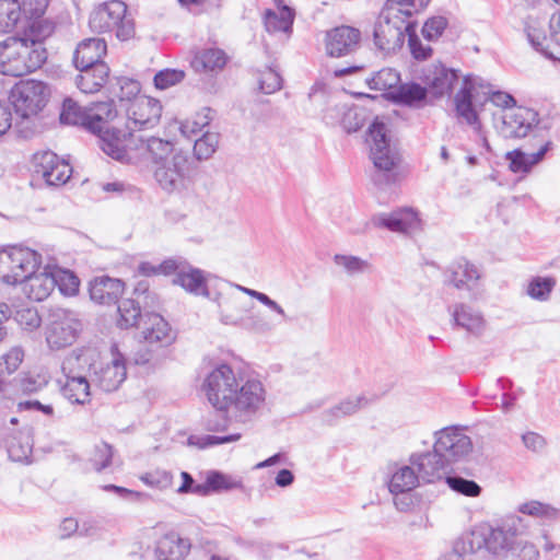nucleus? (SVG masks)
Returning <instances> with one entry per match:
<instances>
[{
	"label": "nucleus",
	"instance_id": "1",
	"mask_svg": "<svg viewBox=\"0 0 560 560\" xmlns=\"http://www.w3.org/2000/svg\"><path fill=\"white\" fill-rule=\"evenodd\" d=\"M209 405L222 418L208 422V430L225 432L233 423H247L265 407L267 389L257 376H241L228 363L212 366L202 382Z\"/></svg>",
	"mask_w": 560,
	"mask_h": 560
},
{
	"label": "nucleus",
	"instance_id": "2",
	"mask_svg": "<svg viewBox=\"0 0 560 560\" xmlns=\"http://www.w3.org/2000/svg\"><path fill=\"white\" fill-rule=\"evenodd\" d=\"M422 81L427 93L435 97L450 96L455 91L453 97L455 117L460 124L471 129L478 145L486 152H490L488 132L481 119L477 117V109L472 105V97L485 90L486 80L477 74L463 73L435 62L424 69Z\"/></svg>",
	"mask_w": 560,
	"mask_h": 560
},
{
	"label": "nucleus",
	"instance_id": "3",
	"mask_svg": "<svg viewBox=\"0 0 560 560\" xmlns=\"http://www.w3.org/2000/svg\"><path fill=\"white\" fill-rule=\"evenodd\" d=\"M54 26L48 21H34L22 33L0 40V74L22 78L40 70L48 59L46 40Z\"/></svg>",
	"mask_w": 560,
	"mask_h": 560
},
{
	"label": "nucleus",
	"instance_id": "4",
	"mask_svg": "<svg viewBox=\"0 0 560 560\" xmlns=\"http://www.w3.org/2000/svg\"><path fill=\"white\" fill-rule=\"evenodd\" d=\"M117 116V106L114 101L93 103L82 108L71 98H66L61 106L60 121L65 125H81L98 139L100 149L108 158H120L130 143L129 132L108 129V124Z\"/></svg>",
	"mask_w": 560,
	"mask_h": 560
},
{
	"label": "nucleus",
	"instance_id": "5",
	"mask_svg": "<svg viewBox=\"0 0 560 560\" xmlns=\"http://www.w3.org/2000/svg\"><path fill=\"white\" fill-rule=\"evenodd\" d=\"M5 287H21L30 301H46L55 291L52 261L44 264L37 249L15 243Z\"/></svg>",
	"mask_w": 560,
	"mask_h": 560
},
{
	"label": "nucleus",
	"instance_id": "6",
	"mask_svg": "<svg viewBox=\"0 0 560 560\" xmlns=\"http://www.w3.org/2000/svg\"><path fill=\"white\" fill-rule=\"evenodd\" d=\"M468 549H485L500 560H539L534 544L520 538L511 526H492L488 522L475 524L463 542Z\"/></svg>",
	"mask_w": 560,
	"mask_h": 560
},
{
	"label": "nucleus",
	"instance_id": "7",
	"mask_svg": "<svg viewBox=\"0 0 560 560\" xmlns=\"http://www.w3.org/2000/svg\"><path fill=\"white\" fill-rule=\"evenodd\" d=\"M121 112L122 115L117 109V116L108 124L107 128L129 132L131 141L126 144L122 156L110 159L115 161H135L143 144V136L138 132L152 130L160 124L163 105L160 100L144 94L128 104Z\"/></svg>",
	"mask_w": 560,
	"mask_h": 560
},
{
	"label": "nucleus",
	"instance_id": "8",
	"mask_svg": "<svg viewBox=\"0 0 560 560\" xmlns=\"http://www.w3.org/2000/svg\"><path fill=\"white\" fill-rule=\"evenodd\" d=\"M240 293H244L264 306L270 310L276 316L285 319V310L275 300L269 298L266 293L243 287L237 283H226L223 287H217L211 301L217 305L218 320L221 325L228 327H238L243 324V304L244 300Z\"/></svg>",
	"mask_w": 560,
	"mask_h": 560
},
{
	"label": "nucleus",
	"instance_id": "9",
	"mask_svg": "<svg viewBox=\"0 0 560 560\" xmlns=\"http://www.w3.org/2000/svg\"><path fill=\"white\" fill-rule=\"evenodd\" d=\"M413 26V15L385 3L373 26V43L382 52L395 55L402 49Z\"/></svg>",
	"mask_w": 560,
	"mask_h": 560
},
{
	"label": "nucleus",
	"instance_id": "10",
	"mask_svg": "<svg viewBox=\"0 0 560 560\" xmlns=\"http://www.w3.org/2000/svg\"><path fill=\"white\" fill-rule=\"evenodd\" d=\"M526 9L520 18L518 30L527 43L538 52L548 57L556 37V19L560 11H552L548 4Z\"/></svg>",
	"mask_w": 560,
	"mask_h": 560
},
{
	"label": "nucleus",
	"instance_id": "11",
	"mask_svg": "<svg viewBox=\"0 0 560 560\" xmlns=\"http://www.w3.org/2000/svg\"><path fill=\"white\" fill-rule=\"evenodd\" d=\"M92 32L103 34L114 32L120 42L136 37V23L127 4L120 0H109L95 5L89 15Z\"/></svg>",
	"mask_w": 560,
	"mask_h": 560
},
{
	"label": "nucleus",
	"instance_id": "12",
	"mask_svg": "<svg viewBox=\"0 0 560 560\" xmlns=\"http://www.w3.org/2000/svg\"><path fill=\"white\" fill-rule=\"evenodd\" d=\"M96 358L97 351L94 349H78L63 359L61 370L66 382L61 392L70 404L83 406L91 401V385L82 372Z\"/></svg>",
	"mask_w": 560,
	"mask_h": 560
},
{
	"label": "nucleus",
	"instance_id": "13",
	"mask_svg": "<svg viewBox=\"0 0 560 560\" xmlns=\"http://www.w3.org/2000/svg\"><path fill=\"white\" fill-rule=\"evenodd\" d=\"M498 132L505 139H522L533 135V139L537 141L546 136L550 137V122L539 118L536 110L516 106L503 110L499 125H495Z\"/></svg>",
	"mask_w": 560,
	"mask_h": 560
},
{
	"label": "nucleus",
	"instance_id": "14",
	"mask_svg": "<svg viewBox=\"0 0 560 560\" xmlns=\"http://www.w3.org/2000/svg\"><path fill=\"white\" fill-rule=\"evenodd\" d=\"M51 96L48 83L37 79L16 82L10 91V102L18 118L31 120L39 115Z\"/></svg>",
	"mask_w": 560,
	"mask_h": 560
},
{
	"label": "nucleus",
	"instance_id": "15",
	"mask_svg": "<svg viewBox=\"0 0 560 560\" xmlns=\"http://www.w3.org/2000/svg\"><path fill=\"white\" fill-rule=\"evenodd\" d=\"M49 0H0V35L23 31L45 13Z\"/></svg>",
	"mask_w": 560,
	"mask_h": 560
},
{
	"label": "nucleus",
	"instance_id": "16",
	"mask_svg": "<svg viewBox=\"0 0 560 560\" xmlns=\"http://www.w3.org/2000/svg\"><path fill=\"white\" fill-rule=\"evenodd\" d=\"M86 369L96 385L105 392L116 390L127 377L126 360L117 345H113L103 355L97 352V358Z\"/></svg>",
	"mask_w": 560,
	"mask_h": 560
},
{
	"label": "nucleus",
	"instance_id": "17",
	"mask_svg": "<svg viewBox=\"0 0 560 560\" xmlns=\"http://www.w3.org/2000/svg\"><path fill=\"white\" fill-rule=\"evenodd\" d=\"M82 330L74 313L59 308L54 311L45 325V341L49 350L59 351L72 346Z\"/></svg>",
	"mask_w": 560,
	"mask_h": 560
},
{
	"label": "nucleus",
	"instance_id": "18",
	"mask_svg": "<svg viewBox=\"0 0 560 560\" xmlns=\"http://www.w3.org/2000/svg\"><path fill=\"white\" fill-rule=\"evenodd\" d=\"M433 447L446 465L466 459L474 448L470 438L454 427L435 432Z\"/></svg>",
	"mask_w": 560,
	"mask_h": 560
},
{
	"label": "nucleus",
	"instance_id": "19",
	"mask_svg": "<svg viewBox=\"0 0 560 560\" xmlns=\"http://www.w3.org/2000/svg\"><path fill=\"white\" fill-rule=\"evenodd\" d=\"M34 172L49 186L65 185L72 175V167L51 151H40L33 155Z\"/></svg>",
	"mask_w": 560,
	"mask_h": 560
},
{
	"label": "nucleus",
	"instance_id": "20",
	"mask_svg": "<svg viewBox=\"0 0 560 560\" xmlns=\"http://www.w3.org/2000/svg\"><path fill=\"white\" fill-rule=\"evenodd\" d=\"M361 32L352 26H338L326 32L324 52L329 58H342L353 54L360 46Z\"/></svg>",
	"mask_w": 560,
	"mask_h": 560
},
{
	"label": "nucleus",
	"instance_id": "21",
	"mask_svg": "<svg viewBox=\"0 0 560 560\" xmlns=\"http://www.w3.org/2000/svg\"><path fill=\"white\" fill-rule=\"evenodd\" d=\"M173 275V284L192 295L211 299L209 283L217 279L211 273L179 261V268Z\"/></svg>",
	"mask_w": 560,
	"mask_h": 560
},
{
	"label": "nucleus",
	"instance_id": "22",
	"mask_svg": "<svg viewBox=\"0 0 560 560\" xmlns=\"http://www.w3.org/2000/svg\"><path fill=\"white\" fill-rule=\"evenodd\" d=\"M409 459L420 482L433 483L446 477L447 465L434 448L433 451L415 452Z\"/></svg>",
	"mask_w": 560,
	"mask_h": 560
},
{
	"label": "nucleus",
	"instance_id": "23",
	"mask_svg": "<svg viewBox=\"0 0 560 560\" xmlns=\"http://www.w3.org/2000/svg\"><path fill=\"white\" fill-rule=\"evenodd\" d=\"M141 335L145 343L154 348H164L176 340V331L160 314L148 313L143 316Z\"/></svg>",
	"mask_w": 560,
	"mask_h": 560
},
{
	"label": "nucleus",
	"instance_id": "24",
	"mask_svg": "<svg viewBox=\"0 0 560 560\" xmlns=\"http://www.w3.org/2000/svg\"><path fill=\"white\" fill-rule=\"evenodd\" d=\"M266 31L280 38H288L294 21L293 10L283 0H271L262 15Z\"/></svg>",
	"mask_w": 560,
	"mask_h": 560
},
{
	"label": "nucleus",
	"instance_id": "25",
	"mask_svg": "<svg viewBox=\"0 0 560 560\" xmlns=\"http://www.w3.org/2000/svg\"><path fill=\"white\" fill-rule=\"evenodd\" d=\"M481 277L482 273L479 267L465 258L452 262L446 271L447 283L457 290H476Z\"/></svg>",
	"mask_w": 560,
	"mask_h": 560
},
{
	"label": "nucleus",
	"instance_id": "26",
	"mask_svg": "<svg viewBox=\"0 0 560 560\" xmlns=\"http://www.w3.org/2000/svg\"><path fill=\"white\" fill-rule=\"evenodd\" d=\"M452 317L456 326L475 336L485 334L488 328L485 313L475 304H456L452 311Z\"/></svg>",
	"mask_w": 560,
	"mask_h": 560
},
{
	"label": "nucleus",
	"instance_id": "27",
	"mask_svg": "<svg viewBox=\"0 0 560 560\" xmlns=\"http://www.w3.org/2000/svg\"><path fill=\"white\" fill-rule=\"evenodd\" d=\"M186 162L184 155H174L166 164L153 166L154 178L162 189L174 191L184 186Z\"/></svg>",
	"mask_w": 560,
	"mask_h": 560
},
{
	"label": "nucleus",
	"instance_id": "28",
	"mask_svg": "<svg viewBox=\"0 0 560 560\" xmlns=\"http://www.w3.org/2000/svg\"><path fill=\"white\" fill-rule=\"evenodd\" d=\"M544 138L537 141L538 150L533 153H526L521 149H515L505 154V159L509 162V167L513 173H528L535 165H537L545 154L551 149L552 141L551 137L546 136V131L542 132Z\"/></svg>",
	"mask_w": 560,
	"mask_h": 560
},
{
	"label": "nucleus",
	"instance_id": "29",
	"mask_svg": "<svg viewBox=\"0 0 560 560\" xmlns=\"http://www.w3.org/2000/svg\"><path fill=\"white\" fill-rule=\"evenodd\" d=\"M323 118L329 125H340L347 132H355L363 126L365 115L361 108L334 104L326 108Z\"/></svg>",
	"mask_w": 560,
	"mask_h": 560
},
{
	"label": "nucleus",
	"instance_id": "30",
	"mask_svg": "<svg viewBox=\"0 0 560 560\" xmlns=\"http://www.w3.org/2000/svg\"><path fill=\"white\" fill-rule=\"evenodd\" d=\"M189 538L176 532H167L155 545L154 555L158 560H184L190 552Z\"/></svg>",
	"mask_w": 560,
	"mask_h": 560
},
{
	"label": "nucleus",
	"instance_id": "31",
	"mask_svg": "<svg viewBox=\"0 0 560 560\" xmlns=\"http://www.w3.org/2000/svg\"><path fill=\"white\" fill-rule=\"evenodd\" d=\"M145 153L150 154L154 166H158V164H166V162L173 160L174 155H183L175 150L174 144L171 141L156 137H143V144L139 151L137 160L118 162L122 164L138 165Z\"/></svg>",
	"mask_w": 560,
	"mask_h": 560
},
{
	"label": "nucleus",
	"instance_id": "32",
	"mask_svg": "<svg viewBox=\"0 0 560 560\" xmlns=\"http://www.w3.org/2000/svg\"><path fill=\"white\" fill-rule=\"evenodd\" d=\"M226 62L228 56L222 49L208 47L194 54L190 66L199 74L211 75L222 71Z\"/></svg>",
	"mask_w": 560,
	"mask_h": 560
},
{
	"label": "nucleus",
	"instance_id": "33",
	"mask_svg": "<svg viewBox=\"0 0 560 560\" xmlns=\"http://www.w3.org/2000/svg\"><path fill=\"white\" fill-rule=\"evenodd\" d=\"M125 291V283L106 276L94 278L89 284L90 298L98 304L116 302Z\"/></svg>",
	"mask_w": 560,
	"mask_h": 560
},
{
	"label": "nucleus",
	"instance_id": "34",
	"mask_svg": "<svg viewBox=\"0 0 560 560\" xmlns=\"http://www.w3.org/2000/svg\"><path fill=\"white\" fill-rule=\"evenodd\" d=\"M421 485L416 469L408 458L407 462L396 465L387 481L390 494H404L411 492Z\"/></svg>",
	"mask_w": 560,
	"mask_h": 560
},
{
	"label": "nucleus",
	"instance_id": "35",
	"mask_svg": "<svg viewBox=\"0 0 560 560\" xmlns=\"http://www.w3.org/2000/svg\"><path fill=\"white\" fill-rule=\"evenodd\" d=\"M80 74L75 79L77 86L86 94L97 93L106 84L109 68L106 63H96L86 68L75 67Z\"/></svg>",
	"mask_w": 560,
	"mask_h": 560
},
{
	"label": "nucleus",
	"instance_id": "36",
	"mask_svg": "<svg viewBox=\"0 0 560 560\" xmlns=\"http://www.w3.org/2000/svg\"><path fill=\"white\" fill-rule=\"evenodd\" d=\"M107 45L102 38H86L82 40L73 55V62L75 67L86 68L89 66H96V63H104L102 58L106 55Z\"/></svg>",
	"mask_w": 560,
	"mask_h": 560
},
{
	"label": "nucleus",
	"instance_id": "37",
	"mask_svg": "<svg viewBox=\"0 0 560 560\" xmlns=\"http://www.w3.org/2000/svg\"><path fill=\"white\" fill-rule=\"evenodd\" d=\"M400 82V73L390 67L382 68L365 79V83L371 90L382 93L388 100L392 98L394 90Z\"/></svg>",
	"mask_w": 560,
	"mask_h": 560
},
{
	"label": "nucleus",
	"instance_id": "38",
	"mask_svg": "<svg viewBox=\"0 0 560 560\" xmlns=\"http://www.w3.org/2000/svg\"><path fill=\"white\" fill-rule=\"evenodd\" d=\"M243 482L231 475L219 470H209L206 472L203 488L197 489L200 497L209 495L213 492L231 491L242 489Z\"/></svg>",
	"mask_w": 560,
	"mask_h": 560
},
{
	"label": "nucleus",
	"instance_id": "39",
	"mask_svg": "<svg viewBox=\"0 0 560 560\" xmlns=\"http://www.w3.org/2000/svg\"><path fill=\"white\" fill-rule=\"evenodd\" d=\"M365 143L369 149V155H372L375 148L382 150L387 145L395 144L386 121L383 118L376 117L369 126L365 135Z\"/></svg>",
	"mask_w": 560,
	"mask_h": 560
},
{
	"label": "nucleus",
	"instance_id": "40",
	"mask_svg": "<svg viewBox=\"0 0 560 560\" xmlns=\"http://www.w3.org/2000/svg\"><path fill=\"white\" fill-rule=\"evenodd\" d=\"M490 102L498 107L504 108V110L516 107L515 101L512 95L505 92H492L490 84L486 81L485 90L472 97V105L476 107L477 117L480 119V113L485 105Z\"/></svg>",
	"mask_w": 560,
	"mask_h": 560
},
{
	"label": "nucleus",
	"instance_id": "41",
	"mask_svg": "<svg viewBox=\"0 0 560 560\" xmlns=\"http://www.w3.org/2000/svg\"><path fill=\"white\" fill-rule=\"evenodd\" d=\"M427 96V89L418 83H405L401 82L394 90L392 102L396 104H402L407 106H420Z\"/></svg>",
	"mask_w": 560,
	"mask_h": 560
},
{
	"label": "nucleus",
	"instance_id": "42",
	"mask_svg": "<svg viewBox=\"0 0 560 560\" xmlns=\"http://www.w3.org/2000/svg\"><path fill=\"white\" fill-rule=\"evenodd\" d=\"M55 289L58 288L63 296L72 298L78 295L80 291V279L70 269L59 266L52 261Z\"/></svg>",
	"mask_w": 560,
	"mask_h": 560
},
{
	"label": "nucleus",
	"instance_id": "43",
	"mask_svg": "<svg viewBox=\"0 0 560 560\" xmlns=\"http://www.w3.org/2000/svg\"><path fill=\"white\" fill-rule=\"evenodd\" d=\"M118 90H114L113 93L117 97L121 110L128 106L131 102L142 97L141 83L135 79L120 77L116 80Z\"/></svg>",
	"mask_w": 560,
	"mask_h": 560
},
{
	"label": "nucleus",
	"instance_id": "44",
	"mask_svg": "<svg viewBox=\"0 0 560 560\" xmlns=\"http://www.w3.org/2000/svg\"><path fill=\"white\" fill-rule=\"evenodd\" d=\"M117 312L118 317L116 319V324L121 329L137 327L139 320L143 322V316L141 315V308L139 304L131 299L122 300L118 304Z\"/></svg>",
	"mask_w": 560,
	"mask_h": 560
},
{
	"label": "nucleus",
	"instance_id": "45",
	"mask_svg": "<svg viewBox=\"0 0 560 560\" xmlns=\"http://www.w3.org/2000/svg\"><path fill=\"white\" fill-rule=\"evenodd\" d=\"M375 168L380 172L390 173L396 170L400 162V155L396 144L387 145L378 150L375 148L372 155H369Z\"/></svg>",
	"mask_w": 560,
	"mask_h": 560
},
{
	"label": "nucleus",
	"instance_id": "46",
	"mask_svg": "<svg viewBox=\"0 0 560 560\" xmlns=\"http://www.w3.org/2000/svg\"><path fill=\"white\" fill-rule=\"evenodd\" d=\"M212 118V110L209 107H203L180 124V132L185 137H194L201 132L210 124Z\"/></svg>",
	"mask_w": 560,
	"mask_h": 560
},
{
	"label": "nucleus",
	"instance_id": "47",
	"mask_svg": "<svg viewBox=\"0 0 560 560\" xmlns=\"http://www.w3.org/2000/svg\"><path fill=\"white\" fill-rule=\"evenodd\" d=\"M179 268V260L174 258H167L159 264L151 261H142L137 268V272L140 276L145 277H158V276H171Z\"/></svg>",
	"mask_w": 560,
	"mask_h": 560
},
{
	"label": "nucleus",
	"instance_id": "48",
	"mask_svg": "<svg viewBox=\"0 0 560 560\" xmlns=\"http://www.w3.org/2000/svg\"><path fill=\"white\" fill-rule=\"evenodd\" d=\"M241 438V433H232L222 436L199 433L189 435L187 439V444L189 446L203 450L215 445L237 442Z\"/></svg>",
	"mask_w": 560,
	"mask_h": 560
},
{
	"label": "nucleus",
	"instance_id": "49",
	"mask_svg": "<svg viewBox=\"0 0 560 560\" xmlns=\"http://www.w3.org/2000/svg\"><path fill=\"white\" fill-rule=\"evenodd\" d=\"M397 232L415 233L422 228V220L417 210L412 208H404L396 210Z\"/></svg>",
	"mask_w": 560,
	"mask_h": 560
},
{
	"label": "nucleus",
	"instance_id": "50",
	"mask_svg": "<svg viewBox=\"0 0 560 560\" xmlns=\"http://www.w3.org/2000/svg\"><path fill=\"white\" fill-rule=\"evenodd\" d=\"M24 360V350L21 347H12L0 355V378L15 373Z\"/></svg>",
	"mask_w": 560,
	"mask_h": 560
},
{
	"label": "nucleus",
	"instance_id": "51",
	"mask_svg": "<svg viewBox=\"0 0 560 560\" xmlns=\"http://www.w3.org/2000/svg\"><path fill=\"white\" fill-rule=\"evenodd\" d=\"M556 287V280L551 277H535L526 288L527 294L537 301H547Z\"/></svg>",
	"mask_w": 560,
	"mask_h": 560
},
{
	"label": "nucleus",
	"instance_id": "52",
	"mask_svg": "<svg viewBox=\"0 0 560 560\" xmlns=\"http://www.w3.org/2000/svg\"><path fill=\"white\" fill-rule=\"evenodd\" d=\"M332 260L336 267L342 269L349 276L363 273L370 267L366 260L353 255L337 254Z\"/></svg>",
	"mask_w": 560,
	"mask_h": 560
},
{
	"label": "nucleus",
	"instance_id": "53",
	"mask_svg": "<svg viewBox=\"0 0 560 560\" xmlns=\"http://www.w3.org/2000/svg\"><path fill=\"white\" fill-rule=\"evenodd\" d=\"M368 405V399L363 395L347 397L334 406L328 412L334 418L346 417L355 413Z\"/></svg>",
	"mask_w": 560,
	"mask_h": 560
},
{
	"label": "nucleus",
	"instance_id": "54",
	"mask_svg": "<svg viewBox=\"0 0 560 560\" xmlns=\"http://www.w3.org/2000/svg\"><path fill=\"white\" fill-rule=\"evenodd\" d=\"M522 514L537 518H555L558 516V510L549 504L539 501H527L517 506Z\"/></svg>",
	"mask_w": 560,
	"mask_h": 560
},
{
	"label": "nucleus",
	"instance_id": "55",
	"mask_svg": "<svg viewBox=\"0 0 560 560\" xmlns=\"http://www.w3.org/2000/svg\"><path fill=\"white\" fill-rule=\"evenodd\" d=\"M445 482L451 490L465 497L477 498L481 493V487L474 480L458 476H446Z\"/></svg>",
	"mask_w": 560,
	"mask_h": 560
},
{
	"label": "nucleus",
	"instance_id": "56",
	"mask_svg": "<svg viewBox=\"0 0 560 560\" xmlns=\"http://www.w3.org/2000/svg\"><path fill=\"white\" fill-rule=\"evenodd\" d=\"M257 81L259 90L265 94H272L282 88L280 73L270 67L259 70Z\"/></svg>",
	"mask_w": 560,
	"mask_h": 560
},
{
	"label": "nucleus",
	"instance_id": "57",
	"mask_svg": "<svg viewBox=\"0 0 560 560\" xmlns=\"http://www.w3.org/2000/svg\"><path fill=\"white\" fill-rule=\"evenodd\" d=\"M14 319L18 325L26 331H34L39 328L42 317L37 308L32 306H24L16 311Z\"/></svg>",
	"mask_w": 560,
	"mask_h": 560
},
{
	"label": "nucleus",
	"instance_id": "58",
	"mask_svg": "<svg viewBox=\"0 0 560 560\" xmlns=\"http://www.w3.org/2000/svg\"><path fill=\"white\" fill-rule=\"evenodd\" d=\"M139 479L148 487L166 490L172 486L173 476L165 469H154L140 475Z\"/></svg>",
	"mask_w": 560,
	"mask_h": 560
},
{
	"label": "nucleus",
	"instance_id": "59",
	"mask_svg": "<svg viewBox=\"0 0 560 560\" xmlns=\"http://www.w3.org/2000/svg\"><path fill=\"white\" fill-rule=\"evenodd\" d=\"M448 26V21L443 15H433L425 20L421 34L428 40H438Z\"/></svg>",
	"mask_w": 560,
	"mask_h": 560
},
{
	"label": "nucleus",
	"instance_id": "60",
	"mask_svg": "<svg viewBox=\"0 0 560 560\" xmlns=\"http://www.w3.org/2000/svg\"><path fill=\"white\" fill-rule=\"evenodd\" d=\"M218 143L219 135L207 131L196 140L194 145L195 154L198 159H208L215 152Z\"/></svg>",
	"mask_w": 560,
	"mask_h": 560
},
{
	"label": "nucleus",
	"instance_id": "61",
	"mask_svg": "<svg viewBox=\"0 0 560 560\" xmlns=\"http://www.w3.org/2000/svg\"><path fill=\"white\" fill-rule=\"evenodd\" d=\"M185 78V72L178 69H163L159 71L153 78V84L158 90H167L178 83Z\"/></svg>",
	"mask_w": 560,
	"mask_h": 560
},
{
	"label": "nucleus",
	"instance_id": "62",
	"mask_svg": "<svg viewBox=\"0 0 560 560\" xmlns=\"http://www.w3.org/2000/svg\"><path fill=\"white\" fill-rule=\"evenodd\" d=\"M112 457V447L108 444L101 442L94 445L91 451L90 462L95 470L101 471L110 465Z\"/></svg>",
	"mask_w": 560,
	"mask_h": 560
},
{
	"label": "nucleus",
	"instance_id": "63",
	"mask_svg": "<svg viewBox=\"0 0 560 560\" xmlns=\"http://www.w3.org/2000/svg\"><path fill=\"white\" fill-rule=\"evenodd\" d=\"M408 46L411 56L417 60H427L432 54L433 49L430 45L423 44L417 35V26L412 27V32L408 34Z\"/></svg>",
	"mask_w": 560,
	"mask_h": 560
},
{
	"label": "nucleus",
	"instance_id": "64",
	"mask_svg": "<svg viewBox=\"0 0 560 560\" xmlns=\"http://www.w3.org/2000/svg\"><path fill=\"white\" fill-rule=\"evenodd\" d=\"M48 383L47 374H37L36 376L27 374L21 378V387L24 392L35 393L44 388Z\"/></svg>",
	"mask_w": 560,
	"mask_h": 560
}]
</instances>
